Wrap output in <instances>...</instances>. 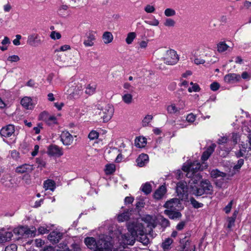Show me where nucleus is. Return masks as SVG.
I'll use <instances>...</instances> for the list:
<instances>
[{
	"mask_svg": "<svg viewBox=\"0 0 251 251\" xmlns=\"http://www.w3.org/2000/svg\"><path fill=\"white\" fill-rule=\"evenodd\" d=\"M182 169L186 173V176L191 178L189 181V187L193 195L200 196L204 193L210 192L212 186L209 181L207 180L201 181L200 187H198V182L201 179V176L200 175L199 171L204 169L203 167L201 168L200 163L197 161L193 162H187L183 165Z\"/></svg>",
	"mask_w": 251,
	"mask_h": 251,
	"instance_id": "f257e3e1",
	"label": "nucleus"
},
{
	"mask_svg": "<svg viewBox=\"0 0 251 251\" xmlns=\"http://www.w3.org/2000/svg\"><path fill=\"white\" fill-rule=\"evenodd\" d=\"M109 240H111V238L102 236L96 242L94 238L88 237L85 238L84 243L89 249L94 251H108Z\"/></svg>",
	"mask_w": 251,
	"mask_h": 251,
	"instance_id": "f03ea898",
	"label": "nucleus"
},
{
	"mask_svg": "<svg viewBox=\"0 0 251 251\" xmlns=\"http://www.w3.org/2000/svg\"><path fill=\"white\" fill-rule=\"evenodd\" d=\"M159 57L165 64L168 65H174L179 60V57L176 51L174 50L161 48L159 49Z\"/></svg>",
	"mask_w": 251,
	"mask_h": 251,
	"instance_id": "7ed1b4c3",
	"label": "nucleus"
},
{
	"mask_svg": "<svg viewBox=\"0 0 251 251\" xmlns=\"http://www.w3.org/2000/svg\"><path fill=\"white\" fill-rule=\"evenodd\" d=\"M210 52L209 50L204 46H200L193 50L192 54L195 57V63L197 65L204 64Z\"/></svg>",
	"mask_w": 251,
	"mask_h": 251,
	"instance_id": "20e7f679",
	"label": "nucleus"
},
{
	"mask_svg": "<svg viewBox=\"0 0 251 251\" xmlns=\"http://www.w3.org/2000/svg\"><path fill=\"white\" fill-rule=\"evenodd\" d=\"M128 232L126 234H122L121 238L119 239V243L121 246L126 248L127 245H133L136 240V233L132 230L133 227L131 226H127Z\"/></svg>",
	"mask_w": 251,
	"mask_h": 251,
	"instance_id": "39448f33",
	"label": "nucleus"
},
{
	"mask_svg": "<svg viewBox=\"0 0 251 251\" xmlns=\"http://www.w3.org/2000/svg\"><path fill=\"white\" fill-rule=\"evenodd\" d=\"M98 108L101 111L100 114L104 122H108L113 117L114 108L113 105L107 104L103 106L99 105Z\"/></svg>",
	"mask_w": 251,
	"mask_h": 251,
	"instance_id": "423d86ee",
	"label": "nucleus"
},
{
	"mask_svg": "<svg viewBox=\"0 0 251 251\" xmlns=\"http://www.w3.org/2000/svg\"><path fill=\"white\" fill-rule=\"evenodd\" d=\"M58 65L60 67H75L78 65V62L75 58L70 57L66 54H62L58 56Z\"/></svg>",
	"mask_w": 251,
	"mask_h": 251,
	"instance_id": "0eeeda50",
	"label": "nucleus"
},
{
	"mask_svg": "<svg viewBox=\"0 0 251 251\" xmlns=\"http://www.w3.org/2000/svg\"><path fill=\"white\" fill-rule=\"evenodd\" d=\"M244 162V159H240L238 161L237 164L235 165L233 169L231 171V169L228 168V170H226V172H221V177L225 178L226 179H228L230 177H232L235 173V171H238L243 165Z\"/></svg>",
	"mask_w": 251,
	"mask_h": 251,
	"instance_id": "6e6552de",
	"label": "nucleus"
},
{
	"mask_svg": "<svg viewBox=\"0 0 251 251\" xmlns=\"http://www.w3.org/2000/svg\"><path fill=\"white\" fill-rule=\"evenodd\" d=\"M26 42L28 45L36 47L41 45L43 41L38 34L32 33L28 36Z\"/></svg>",
	"mask_w": 251,
	"mask_h": 251,
	"instance_id": "1a4fd4ad",
	"label": "nucleus"
},
{
	"mask_svg": "<svg viewBox=\"0 0 251 251\" xmlns=\"http://www.w3.org/2000/svg\"><path fill=\"white\" fill-rule=\"evenodd\" d=\"M215 147V144H212L208 148H207L206 151H205L203 152L201 157V159L203 162H204L205 161L207 160L208 159L209 156L214 151ZM201 168L203 167L204 169H206L207 167V165H206L204 162H203L202 165H201Z\"/></svg>",
	"mask_w": 251,
	"mask_h": 251,
	"instance_id": "9d476101",
	"label": "nucleus"
},
{
	"mask_svg": "<svg viewBox=\"0 0 251 251\" xmlns=\"http://www.w3.org/2000/svg\"><path fill=\"white\" fill-rule=\"evenodd\" d=\"M47 152L50 156L56 157H59L63 153L62 149L55 145L50 146L48 147Z\"/></svg>",
	"mask_w": 251,
	"mask_h": 251,
	"instance_id": "9b49d317",
	"label": "nucleus"
},
{
	"mask_svg": "<svg viewBox=\"0 0 251 251\" xmlns=\"http://www.w3.org/2000/svg\"><path fill=\"white\" fill-rule=\"evenodd\" d=\"M187 189H190L189 185L184 182H179L177 184L176 191L179 198H183L184 195L186 193Z\"/></svg>",
	"mask_w": 251,
	"mask_h": 251,
	"instance_id": "f8f14e48",
	"label": "nucleus"
},
{
	"mask_svg": "<svg viewBox=\"0 0 251 251\" xmlns=\"http://www.w3.org/2000/svg\"><path fill=\"white\" fill-rule=\"evenodd\" d=\"M61 140L65 146L71 145L73 142V137L68 131H63L60 136Z\"/></svg>",
	"mask_w": 251,
	"mask_h": 251,
	"instance_id": "ddd939ff",
	"label": "nucleus"
},
{
	"mask_svg": "<svg viewBox=\"0 0 251 251\" xmlns=\"http://www.w3.org/2000/svg\"><path fill=\"white\" fill-rule=\"evenodd\" d=\"M127 226H131L133 227L132 231L136 233V236L137 235H143L144 233V226L141 223L138 222H133L128 224Z\"/></svg>",
	"mask_w": 251,
	"mask_h": 251,
	"instance_id": "4468645a",
	"label": "nucleus"
},
{
	"mask_svg": "<svg viewBox=\"0 0 251 251\" xmlns=\"http://www.w3.org/2000/svg\"><path fill=\"white\" fill-rule=\"evenodd\" d=\"M63 234L60 232L53 231L48 235V239L52 244H56L62 239Z\"/></svg>",
	"mask_w": 251,
	"mask_h": 251,
	"instance_id": "2eb2a0df",
	"label": "nucleus"
},
{
	"mask_svg": "<svg viewBox=\"0 0 251 251\" xmlns=\"http://www.w3.org/2000/svg\"><path fill=\"white\" fill-rule=\"evenodd\" d=\"M14 126L12 125H9L1 129L0 134L1 136L5 137H9L14 134Z\"/></svg>",
	"mask_w": 251,
	"mask_h": 251,
	"instance_id": "dca6fc26",
	"label": "nucleus"
},
{
	"mask_svg": "<svg viewBox=\"0 0 251 251\" xmlns=\"http://www.w3.org/2000/svg\"><path fill=\"white\" fill-rule=\"evenodd\" d=\"M95 40V34L90 32L87 35L86 39L83 41V44L86 47H91L94 46Z\"/></svg>",
	"mask_w": 251,
	"mask_h": 251,
	"instance_id": "f3484780",
	"label": "nucleus"
},
{
	"mask_svg": "<svg viewBox=\"0 0 251 251\" xmlns=\"http://www.w3.org/2000/svg\"><path fill=\"white\" fill-rule=\"evenodd\" d=\"M179 200L177 198H173L168 201L164 205V206L169 210H172L178 206L179 204Z\"/></svg>",
	"mask_w": 251,
	"mask_h": 251,
	"instance_id": "a211bd4d",
	"label": "nucleus"
},
{
	"mask_svg": "<svg viewBox=\"0 0 251 251\" xmlns=\"http://www.w3.org/2000/svg\"><path fill=\"white\" fill-rule=\"evenodd\" d=\"M225 80L228 83H235L241 80V76L239 75L236 74H229L225 76Z\"/></svg>",
	"mask_w": 251,
	"mask_h": 251,
	"instance_id": "6ab92c4d",
	"label": "nucleus"
},
{
	"mask_svg": "<svg viewBox=\"0 0 251 251\" xmlns=\"http://www.w3.org/2000/svg\"><path fill=\"white\" fill-rule=\"evenodd\" d=\"M33 170L32 165L25 164L16 168V172L19 174L31 172Z\"/></svg>",
	"mask_w": 251,
	"mask_h": 251,
	"instance_id": "aec40b11",
	"label": "nucleus"
},
{
	"mask_svg": "<svg viewBox=\"0 0 251 251\" xmlns=\"http://www.w3.org/2000/svg\"><path fill=\"white\" fill-rule=\"evenodd\" d=\"M180 243L181 244V249L185 250V251H187L191 249L192 246H195L194 244H192L191 241H190L186 237L181 239Z\"/></svg>",
	"mask_w": 251,
	"mask_h": 251,
	"instance_id": "412c9836",
	"label": "nucleus"
},
{
	"mask_svg": "<svg viewBox=\"0 0 251 251\" xmlns=\"http://www.w3.org/2000/svg\"><path fill=\"white\" fill-rule=\"evenodd\" d=\"M166 193V187L164 185H162L155 191L153 197L154 199L156 200H160L162 198Z\"/></svg>",
	"mask_w": 251,
	"mask_h": 251,
	"instance_id": "4be33fe9",
	"label": "nucleus"
},
{
	"mask_svg": "<svg viewBox=\"0 0 251 251\" xmlns=\"http://www.w3.org/2000/svg\"><path fill=\"white\" fill-rule=\"evenodd\" d=\"M149 156L146 154H141L136 159V162L138 166L142 167L148 162Z\"/></svg>",
	"mask_w": 251,
	"mask_h": 251,
	"instance_id": "5701e85b",
	"label": "nucleus"
},
{
	"mask_svg": "<svg viewBox=\"0 0 251 251\" xmlns=\"http://www.w3.org/2000/svg\"><path fill=\"white\" fill-rule=\"evenodd\" d=\"M22 105L27 109H31L33 107L32 99L29 97H25L21 100Z\"/></svg>",
	"mask_w": 251,
	"mask_h": 251,
	"instance_id": "b1692460",
	"label": "nucleus"
},
{
	"mask_svg": "<svg viewBox=\"0 0 251 251\" xmlns=\"http://www.w3.org/2000/svg\"><path fill=\"white\" fill-rule=\"evenodd\" d=\"M164 213L171 219H178L181 217V214L179 212L173 210L166 209L164 211Z\"/></svg>",
	"mask_w": 251,
	"mask_h": 251,
	"instance_id": "393cba45",
	"label": "nucleus"
},
{
	"mask_svg": "<svg viewBox=\"0 0 251 251\" xmlns=\"http://www.w3.org/2000/svg\"><path fill=\"white\" fill-rule=\"evenodd\" d=\"M142 220L147 224V226L150 227V229H152L155 226V221L153 217L150 215L145 216L142 218Z\"/></svg>",
	"mask_w": 251,
	"mask_h": 251,
	"instance_id": "a878e982",
	"label": "nucleus"
},
{
	"mask_svg": "<svg viewBox=\"0 0 251 251\" xmlns=\"http://www.w3.org/2000/svg\"><path fill=\"white\" fill-rule=\"evenodd\" d=\"M102 39L105 44H108L113 41V36L111 32L105 31L102 34Z\"/></svg>",
	"mask_w": 251,
	"mask_h": 251,
	"instance_id": "bb28decb",
	"label": "nucleus"
},
{
	"mask_svg": "<svg viewBox=\"0 0 251 251\" xmlns=\"http://www.w3.org/2000/svg\"><path fill=\"white\" fill-rule=\"evenodd\" d=\"M44 187L46 190H50L53 191L56 187L55 183L52 180L48 179L44 181Z\"/></svg>",
	"mask_w": 251,
	"mask_h": 251,
	"instance_id": "cd10ccee",
	"label": "nucleus"
},
{
	"mask_svg": "<svg viewBox=\"0 0 251 251\" xmlns=\"http://www.w3.org/2000/svg\"><path fill=\"white\" fill-rule=\"evenodd\" d=\"M11 181L12 178L8 174L4 175L0 179L1 182L7 187L12 186V183Z\"/></svg>",
	"mask_w": 251,
	"mask_h": 251,
	"instance_id": "c85d7f7f",
	"label": "nucleus"
},
{
	"mask_svg": "<svg viewBox=\"0 0 251 251\" xmlns=\"http://www.w3.org/2000/svg\"><path fill=\"white\" fill-rule=\"evenodd\" d=\"M135 146L139 148H143L146 145V139L144 137H139L135 140Z\"/></svg>",
	"mask_w": 251,
	"mask_h": 251,
	"instance_id": "c756f323",
	"label": "nucleus"
},
{
	"mask_svg": "<svg viewBox=\"0 0 251 251\" xmlns=\"http://www.w3.org/2000/svg\"><path fill=\"white\" fill-rule=\"evenodd\" d=\"M122 99L123 101L127 104H130L133 101V96L131 94H125L122 96Z\"/></svg>",
	"mask_w": 251,
	"mask_h": 251,
	"instance_id": "7c9ffc66",
	"label": "nucleus"
},
{
	"mask_svg": "<svg viewBox=\"0 0 251 251\" xmlns=\"http://www.w3.org/2000/svg\"><path fill=\"white\" fill-rule=\"evenodd\" d=\"M175 21L173 19L169 18L165 19L163 23V25L167 27H173L175 26Z\"/></svg>",
	"mask_w": 251,
	"mask_h": 251,
	"instance_id": "2f4dec72",
	"label": "nucleus"
},
{
	"mask_svg": "<svg viewBox=\"0 0 251 251\" xmlns=\"http://www.w3.org/2000/svg\"><path fill=\"white\" fill-rule=\"evenodd\" d=\"M136 37V34L135 32H130L127 34V37L126 38V42L128 45L131 44L134 39Z\"/></svg>",
	"mask_w": 251,
	"mask_h": 251,
	"instance_id": "473e14b6",
	"label": "nucleus"
},
{
	"mask_svg": "<svg viewBox=\"0 0 251 251\" xmlns=\"http://www.w3.org/2000/svg\"><path fill=\"white\" fill-rule=\"evenodd\" d=\"M130 213L127 211L118 215L117 219L119 222H124L127 221L130 217Z\"/></svg>",
	"mask_w": 251,
	"mask_h": 251,
	"instance_id": "72a5a7b5",
	"label": "nucleus"
},
{
	"mask_svg": "<svg viewBox=\"0 0 251 251\" xmlns=\"http://www.w3.org/2000/svg\"><path fill=\"white\" fill-rule=\"evenodd\" d=\"M153 116L151 115H147L142 121L143 126L145 127L149 125V123L152 121Z\"/></svg>",
	"mask_w": 251,
	"mask_h": 251,
	"instance_id": "f704fd0d",
	"label": "nucleus"
},
{
	"mask_svg": "<svg viewBox=\"0 0 251 251\" xmlns=\"http://www.w3.org/2000/svg\"><path fill=\"white\" fill-rule=\"evenodd\" d=\"M164 15L167 17H173L176 15V11L172 8H167L164 10Z\"/></svg>",
	"mask_w": 251,
	"mask_h": 251,
	"instance_id": "c9c22d12",
	"label": "nucleus"
},
{
	"mask_svg": "<svg viewBox=\"0 0 251 251\" xmlns=\"http://www.w3.org/2000/svg\"><path fill=\"white\" fill-rule=\"evenodd\" d=\"M141 190L145 194L148 195L151 191V186L149 183L147 182L143 185Z\"/></svg>",
	"mask_w": 251,
	"mask_h": 251,
	"instance_id": "e433bc0d",
	"label": "nucleus"
},
{
	"mask_svg": "<svg viewBox=\"0 0 251 251\" xmlns=\"http://www.w3.org/2000/svg\"><path fill=\"white\" fill-rule=\"evenodd\" d=\"M233 46V44H232L227 45L224 42H221V52H223L227 50H232Z\"/></svg>",
	"mask_w": 251,
	"mask_h": 251,
	"instance_id": "4c0bfd02",
	"label": "nucleus"
},
{
	"mask_svg": "<svg viewBox=\"0 0 251 251\" xmlns=\"http://www.w3.org/2000/svg\"><path fill=\"white\" fill-rule=\"evenodd\" d=\"M167 111L171 114H176L179 112L180 108L176 107L175 104H171L168 106Z\"/></svg>",
	"mask_w": 251,
	"mask_h": 251,
	"instance_id": "58836bf2",
	"label": "nucleus"
},
{
	"mask_svg": "<svg viewBox=\"0 0 251 251\" xmlns=\"http://www.w3.org/2000/svg\"><path fill=\"white\" fill-rule=\"evenodd\" d=\"M18 234L20 235L25 234L26 235H29L31 234L32 235V232L27 228L22 227L18 229L17 232Z\"/></svg>",
	"mask_w": 251,
	"mask_h": 251,
	"instance_id": "ea45409f",
	"label": "nucleus"
},
{
	"mask_svg": "<svg viewBox=\"0 0 251 251\" xmlns=\"http://www.w3.org/2000/svg\"><path fill=\"white\" fill-rule=\"evenodd\" d=\"M144 9L147 13H153L155 11V6L150 4L146 5Z\"/></svg>",
	"mask_w": 251,
	"mask_h": 251,
	"instance_id": "a19ab883",
	"label": "nucleus"
},
{
	"mask_svg": "<svg viewBox=\"0 0 251 251\" xmlns=\"http://www.w3.org/2000/svg\"><path fill=\"white\" fill-rule=\"evenodd\" d=\"M105 167V171L106 174H111L115 171V166L113 164L106 165Z\"/></svg>",
	"mask_w": 251,
	"mask_h": 251,
	"instance_id": "79ce46f5",
	"label": "nucleus"
},
{
	"mask_svg": "<svg viewBox=\"0 0 251 251\" xmlns=\"http://www.w3.org/2000/svg\"><path fill=\"white\" fill-rule=\"evenodd\" d=\"M96 88L95 85L89 84L86 87L85 93L89 95H92L95 92Z\"/></svg>",
	"mask_w": 251,
	"mask_h": 251,
	"instance_id": "37998d69",
	"label": "nucleus"
},
{
	"mask_svg": "<svg viewBox=\"0 0 251 251\" xmlns=\"http://www.w3.org/2000/svg\"><path fill=\"white\" fill-rule=\"evenodd\" d=\"M36 163L38 164V168H43L46 166V162L43 158H37L36 159Z\"/></svg>",
	"mask_w": 251,
	"mask_h": 251,
	"instance_id": "c03bdc74",
	"label": "nucleus"
},
{
	"mask_svg": "<svg viewBox=\"0 0 251 251\" xmlns=\"http://www.w3.org/2000/svg\"><path fill=\"white\" fill-rule=\"evenodd\" d=\"M172 243L173 240L171 238H168L163 242L162 247L164 249L168 250Z\"/></svg>",
	"mask_w": 251,
	"mask_h": 251,
	"instance_id": "a18cd8bd",
	"label": "nucleus"
},
{
	"mask_svg": "<svg viewBox=\"0 0 251 251\" xmlns=\"http://www.w3.org/2000/svg\"><path fill=\"white\" fill-rule=\"evenodd\" d=\"M13 236L12 232H7L2 235L1 238L0 239V242H6L11 239Z\"/></svg>",
	"mask_w": 251,
	"mask_h": 251,
	"instance_id": "49530a36",
	"label": "nucleus"
},
{
	"mask_svg": "<svg viewBox=\"0 0 251 251\" xmlns=\"http://www.w3.org/2000/svg\"><path fill=\"white\" fill-rule=\"evenodd\" d=\"M99 133L96 130H92L88 134V137L90 140H94L98 138Z\"/></svg>",
	"mask_w": 251,
	"mask_h": 251,
	"instance_id": "de8ad7c7",
	"label": "nucleus"
},
{
	"mask_svg": "<svg viewBox=\"0 0 251 251\" xmlns=\"http://www.w3.org/2000/svg\"><path fill=\"white\" fill-rule=\"evenodd\" d=\"M190 202L193 206L195 208L201 207L203 205L202 203L199 202L194 198H190Z\"/></svg>",
	"mask_w": 251,
	"mask_h": 251,
	"instance_id": "09e8293b",
	"label": "nucleus"
},
{
	"mask_svg": "<svg viewBox=\"0 0 251 251\" xmlns=\"http://www.w3.org/2000/svg\"><path fill=\"white\" fill-rule=\"evenodd\" d=\"M208 55L207 59H206V62L210 63H214L218 61V57L217 56H216L215 55H213L212 56L211 55Z\"/></svg>",
	"mask_w": 251,
	"mask_h": 251,
	"instance_id": "8fccbe9b",
	"label": "nucleus"
},
{
	"mask_svg": "<svg viewBox=\"0 0 251 251\" xmlns=\"http://www.w3.org/2000/svg\"><path fill=\"white\" fill-rule=\"evenodd\" d=\"M20 60V57L19 56L17 55H13L11 56H9L7 58V61H9L11 63L13 62H17Z\"/></svg>",
	"mask_w": 251,
	"mask_h": 251,
	"instance_id": "3c124183",
	"label": "nucleus"
},
{
	"mask_svg": "<svg viewBox=\"0 0 251 251\" xmlns=\"http://www.w3.org/2000/svg\"><path fill=\"white\" fill-rule=\"evenodd\" d=\"M140 241L142 242L144 245H147L150 243L149 239L144 234L140 235Z\"/></svg>",
	"mask_w": 251,
	"mask_h": 251,
	"instance_id": "603ef678",
	"label": "nucleus"
},
{
	"mask_svg": "<svg viewBox=\"0 0 251 251\" xmlns=\"http://www.w3.org/2000/svg\"><path fill=\"white\" fill-rule=\"evenodd\" d=\"M233 203V200H231L228 204L223 208V211L225 212L226 214H228L230 212Z\"/></svg>",
	"mask_w": 251,
	"mask_h": 251,
	"instance_id": "864d4df0",
	"label": "nucleus"
},
{
	"mask_svg": "<svg viewBox=\"0 0 251 251\" xmlns=\"http://www.w3.org/2000/svg\"><path fill=\"white\" fill-rule=\"evenodd\" d=\"M201 88L199 86L195 83L192 87H189L188 90L189 92L191 93L192 92H199Z\"/></svg>",
	"mask_w": 251,
	"mask_h": 251,
	"instance_id": "5fc2aeb1",
	"label": "nucleus"
},
{
	"mask_svg": "<svg viewBox=\"0 0 251 251\" xmlns=\"http://www.w3.org/2000/svg\"><path fill=\"white\" fill-rule=\"evenodd\" d=\"M196 115L193 113H190L187 116L186 120L188 122L192 123L196 120Z\"/></svg>",
	"mask_w": 251,
	"mask_h": 251,
	"instance_id": "6e6d98bb",
	"label": "nucleus"
},
{
	"mask_svg": "<svg viewBox=\"0 0 251 251\" xmlns=\"http://www.w3.org/2000/svg\"><path fill=\"white\" fill-rule=\"evenodd\" d=\"M231 140L234 144H237L240 140L239 134L233 133L232 135Z\"/></svg>",
	"mask_w": 251,
	"mask_h": 251,
	"instance_id": "4d7b16f0",
	"label": "nucleus"
},
{
	"mask_svg": "<svg viewBox=\"0 0 251 251\" xmlns=\"http://www.w3.org/2000/svg\"><path fill=\"white\" fill-rule=\"evenodd\" d=\"M112 240H109V242L108 243L109 246H107V249L108 251H126L125 250V248L122 247L119 248L118 249H117L116 250H114L113 251H112L111 247L112 246V244L111 243Z\"/></svg>",
	"mask_w": 251,
	"mask_h": 251,
	"instance_id": "13d9d810",
	"label": "nucleus"
},
{
	"mask_svg": "<svg viewBox=\"0 0 251 251\" xmlns=\"http://www.w3.org/2000/svg\"><path fill=\"white\" fill-rule=\"evenodd\" d=\"M210 88L212 91H216L219 89L220 85L218 82H214L210 84Z\"/></svg>",
	"mask_w": 251,
	"mask_h": 251,
	"instance_id": "bf43d9fd",
	"label": "nucleus"
},
{
	"mask_svg": "<svg viewBox=\"0 0 251 251\" xmlns=\"http://www.w3.org/2000/svg\"><path fill=\"white\" fill-rule=\"evenodd\" d=\"M50 37L51 39L55 40L59 39L61 38V34L59 32L52 31L50 33Z\"/></svg>",
	"mask_w": 251,
	"mask_h": 251,
	"instance_id": "052dcab7",
	"label": "nucleus"
},
{
	"mask_svg": "<svg viewBox=\"0 0 251 251\" xmlns=\"http://www.w3.org/2000/svg\"><path fill=\"white\" fill-rule=\"evenodd\" d=\"M235 219H236L232 217L227 218V221L228 222L227 227L228 228H231L234 225Z\"/></svg>",
	"mask_w": 251,
	"mask_h": 251,
	"instance_id": "680f3d73",
	"label": "nucleus"
},
{
	"mask_svg": "<svg viewBox=\"0 0 251 251\" xmlns=\"http://www.w3.org/2000/svg\"><path fill=\"white\" fill-rule=\"evenodd\" d=\"M47 123L49 125H51L53 124L56 123V118L54 116H50L48 120H47Z\"/></svg>",
	"mask_w": 251,
	"mask_h": 251,
	"instance_id": "e2e57ef3",
	"label": "nucleus"
},
{
	"mask_svg": "<svg viewBox=\"0 0 251 251\" xmlns=\"http://www.w3.org/2000/svg\"><path fill=\"white\" fill-rule=\"evenodd\" d=\"M17 248L15 244H11L5 248V251H17Z\"/></svg>",
	"mask_w": 251,
	"mask_h": 251,
	"instance_id": "0e129e2a",
	"label": "nucleus"
},
{
	"mask_svg": "<svg viewBox=\"0 0 251 251\" xmlns=\"http://www.w3.org/2000/svg\"><path fill=\"white\" fill-rule=\"evenodd\" d=\"M211 176L213 178H216L220 176V171L217 170H213L210 173Z\"/></svg>",
	"mask_w": 251,
	"mask_h": 251,
	"instance_id": "69168bd1",
	"label": "nucleus"
},
{
	"mask_svg": "<svg viewBox=\"0 0 251 251\" xmlns=\"http://www.w3.org/2000/svg\"><path fill=\"white\" fill-rule=\"evenodd\" d=\"M38 232L41 234L47 233L49 232V229L44 226H40L38 228Z\"/></svg>",
	"mask_w": 251,
	"mask_h": 251,
	"instance_id": "338daca9",
	"label": "nucleus"
},
{
	"mask_svg": "<svg viewBox=\"0 0 251 251\" xmlns=\"http://www.w3.org/2000/svg\"><path fill=\"white\" fill-rule=\"evenodd\" d=\"M68 7L66 5H63L59 7L58 12L60 15H63L65 11L68 9Z\"/></svg>",
	"mask_w": 251,
	"mask_h": 251,
	"instance_id": "774afa93",
	"label": "nucleus"
}]
</instances>
